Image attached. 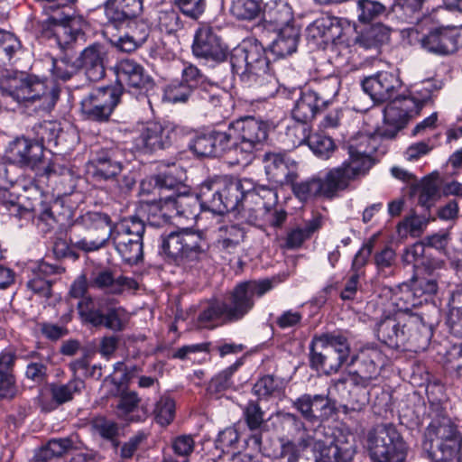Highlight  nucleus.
Instances as JSON below:
<instances>
[{
  "label": "nucleus",
  "instance_id": "obj_1",
  "mask_svg": "<svg viewBox=\"0 0 462 462\" xmlns=\"http://www.w3.org/2000/svg\"><path fill=\"white\" fill-rule=\"evenodd\" d=\"M232 72L247 87L259 86L265 88L266 97H273L278 79L271 73L266 51L256 39L245 40L230 54Z\"/></svg>",
  "mask_w": 462,
  "mask_h": 462
},
{
  "label": "nucleus",
  "instance_id": "obj_2",
  "mask_svg": "<svg viewBox=\"0 0 462 462\" xmlns=\"http://www.w3.org/2000/svg\"><path fill=\"white\" fill-rule=\"evenodd\" d=\"M2 95L18 104L34 106L35 110H51L59 97L58 88L36 76H14L0 79Z\"/></svg>",
  "mask_w": 462,
  "mask_h": 462
},
{
  "label": "nucleus",
  "instance_id": "obj_3",
  "mask_svg": "<svg viewBox=\"0 0 462 462\" xmlns=\"http://www.w3.org/2000/svg\"><path fill=\"white\" fill-rule=\"evenodd\" d=\"M271 127L269 121L254 116H245L229 124L226 134L230 152L236 156V162L247 164L254 158L268 137Z\"/></svg>",
  "mask_w": 462,
  "mask_h": 462
},
{
  "label": "nucleus",
  "instance_id": "obj_4",
  "mask_svg": "<svg viewBox=\"0 0 462 462\" xmlns=\"http://www.w3.org/2000/svg\"><path fill=\"white\" fill-rule=\"evenodd\" d=\"M208 248L203 233L191 228H181L161 236V253L189 267L207 260Z\"/></svg>",
  "mask_w": 462,
  "mask_h": 462
},
{
  "label": "nucleus",
  "instance_id": "obj_5",
  "mask_svg": "<svg viewBox=\"0 0 462 462\" xmlns=\"http://www.w3.org/2000/svg\"><path fill=\"white\" fill-rule=\"evenodd\" d=\"M461 440L462 434L452 419L439 415L426 427L422 447L431 459L448 461L457 455Z\"/></svg>",
  "mask_w": 462,
  "mask_h": 462
},
{
  "label": "nucleus",
  "instance_id": "obj_6",
  "mask_svg": "<svg viewBox=\"0 0 462 462\" xmlns=\"http://www.w3.org/2000/svg\"><path fill=\"white\" fill-rule=\"evenodd\" d=\"M365 448L372 462H404L409 447L392 423L376 425L365 436Z\"/></svg>",
  "mask_w": 462,
  "mask_h": 462
},
{
  "label": "nucleus",
  "instance_id": "obj_7",
  "mask_svg": "<svg viewBox=\"0 0 462 462\" xmlns=\"http://www.w3.org/2000/svg\"><path fill=\"white\" fill-rule=\"evenodd\" d=\"M349 344L338 332L325 333L313 337L310 345V365L317 371L337 373L347 360Z\"/></svg>",
  "mask_w": 462,
  "mask_h": 462
},
{
  "label": "nucleus",
  "instance_id": "obj_8",
  "mask_svg": "<svg viewBox=\"0 0 462 462\" xmlns=\"http://www.w3.org/2000/svg\"><path fill=\"white\" fill-rule=\"evenodd\" d=\"M353 28L346 20L334 16H321L316 19L307 27V36L314 41H320L324 44H332V51H338L342 55L350 52L349 47L354 42H357L365 48H370V43H365V35L352 40L349 35Z\"/></svg>",
  "mask_w": 462,
  "mask_h": 462
},
{
  "label": "nucleus",
  "instance_id": "obj_9",
  "mask_svg": "<svg viewBox=\"0 0 462 462\" xmlns=\"http://www.w3.org/2000/svg\"><path fill=\"white\" fill-rule=\"evenodd\" d=\"M42 146L38 142L24 137H18L12 141L5 152V157L10 162L32 170H42L48 178L69 173L67 168L55 162L45 164L42 162Z\"/></svg>",
  "mask_w": 462,
  "mask_h": 462
},
{
  "label": "nucleus",
  "instance_id": "obj_10",
  "mask_svg": "<svg viewBox=\"0 0 462 462\" xmlns=\"http://www.w3.org/2000/svg\"><path fill=\"white\" fill-rule=\"evenodd\" d=\"M144 230L143 222L135 217L125 218L113 226L110 239L125 263L134 264L143 259Z\"/></svg>",
  "mask_w": 462,
  "mask_h": 462
},
{
  "label": "nucleus",
  "instance_id": "obj_11",
  "mask_svg": "<svg viewBox=\"0 0 462 462\" xmlns=\"http://www.w3.org/2000/svg\"><path fill=\"white\" fill-rule=\"evenodd\" d=\"M275 278L252 280L238 283L225 301L227 309V319L237 321L243 319L254 306L255 298H261L273 289Z\"/></svg>",
  "mask_w": 462,
  "mask_h": 462
},
{
  "label": "nucleus",
  "instance_id": "obj_12",
  "mask_svg": "<svg viewBox=\"0 0 462 462\" xmlns=\"http://www.w3.org/2000/svg\"><path fill=\"white\" fill-rule=\"evenodd\" d=\"M122 91L115 87L91 89L80 101L81 116L90 121L106 122L120 101Z\"/></svg>",
  "mask_w": 462,
  "mask_h": 462
},
{
  "label": "nucleus",
  "instance_id": "obj_13",
  "mask_svg": "<svg viewBox=\"0 0 462 462\" xmlns=\"http://www.w3.org/2000/svg\"><path fill=\"white\" fill-rule=\"evenodd\" d=\"M359 360L358 370L348 373L335 382V387L340 385H356L366 387L373 380L380 374L382 367L385 365L386 359L380 349L374 346L363 348L357 356Z\"/></svg>",
  "mask_w": 462,
  "mask_h": 462
},
{
  "label": "nucleus",
  "instance_id": "obj_14",
  "mask_svg": "<svg viewBox=\"0 0 462 462\" xmlns=\"http://www.w3.org/2000/svg\"><path fill=\"white\" fill-rule=\"evenodd\" d=\"M175 137L171 124L146 122L137 125L133 136L134 149L143 152H153L169 147Z\"/></svg>",
  "mask_w": 462,
  "mask_h": 462
},
{
  "label": "nucleus",
  "instance_id": "obj_15",
  "mask_svg": "<svg viewBox=\"0 0 462 462\" xmlns=\"http://www.w3.org/2000/svg\"><path fill=\"white\" fill-rule=\"evenodd\" d=\"M418 324V317L400 312L378 323L377 336L384 344L398 348L410 340L411 332L417 328Z\"/></svg>",
  "mask_w": 462,
  "mask_h": 462
},
{
  "label": "nucleus",
  "instance_id": "obj_16",
  "mask_svg": "<svg viewBox=\"0 0 462 462\" xmlns=\"http://www.w3.org/2000/svg\"><path fill=\"white\" fill-rule=\"evenodd\" d=\"M48 23L53 26L52 34L61 48H65L82 33V20L66 12L61 4L44 7Z\"/></svg>",
  "mask_w": 462,
  "mask_h": 462
},
{
  "label": "nucleus",
  "instance_id": "obj_17",
  "mask_svg": "<svg viewBox=\"0 0 462 462\" xmlns=\"http://www.w3.org/2000/svg\"><path fill=\"white\" fill-rule=\"evenodd\" d=\"M123 171L122 162L117 160L116 151L113 148H100L93 152L86 163V174L97 183L114 181Z\"/></svg>",
  "mask_w": 462,
  "mask_h": 462
},
{
  "label": "nucleus",
  "instance_id": "obj_18",
  "mask_svg": "<svg viewBox=\"0 0 462 462\" xmlns=\"http://www.w3.org/2000/svg\"><path fill=\"white\" fill-rule=\"evenodd\" d=\"M327 104L328 100L325 97L320 96L314 90L308 89L301 92L292 109V117L300 124L288 128L287 134H300L301 136L298 141V144H301L306 137L307 128L305 124L314 118L319 110Z\"/></svg>",
  "mask_w": 462,
  "mask_h": 462
},
{
  "label": "nucleus",
  "instance_id": "obj_19",
  "mask_svg": "<svg viewBox=\"0 0 462 462\" xmlns=\"http://www.w3.org/2000/svg\"><path fill=\"white\" fill-rule=\"evenodd\" d=\"M395 294L396 306L400 310L408 311L420 306L428 297L438 291V282L433 278H416L411 284L403 283Z\"/></svg>",
  "mask_w": 462,
  "mask_h": 462
},
{
  "label": "nucleus",
  "instance_id": "obj_20",
  "mask_svg": "<svg viewBox=\"0 0 462 462\" xmlns=\"http://www.w3.org/2000/svg\"><path fill=\"white\" fill-rule=\"evenodd\" d=\"M83 224L89 230L99 232L97 237L91 236L79 240L77 247L84 252H94L104 247L112 234L111 219L107 214L102 212H88L82 217Z\"/></svg>",
  "mask_w": 462,
  "mask_h": 462
},
{
  "label": "nucleus",
  "instance_id": "obj_21",
  "mask_svg": "<svg viewBox=\"0 0 462 462\" xmlns=\"http://www.w3.org/2000/svg\"><path fill=\"white\" fill-rule=\"evenodd\" d=\"M263 164L268 180L275 185L293 184L298 178V163L285 153L267 152Z\"/></svg>",
  "mask_w": 462,
  "mask_h": 462
},
{
  "label": "nucleus",
  "instance_id": "obj_22",
  "mask_svg": "<svg viewBox=\"0 0 462 462\" xmlns=\"http://www.w3.org/2000/svg\"><path fill=\"white\" fill-rule=\"evenodd\" d=\"M398 75L389 71H379L365 78L362 81L364 91L369 95L374 103L390 100L401 88Z\"/></svg>",
  "mask_w": 462,
  "mask_h": 462
},
{
  "label": "nucleus",
  "instance_id": "obj_23",
  "mask_svg": "<svg viewBox=\"0 0 462 462\" xmlns=\"http://www.w3.org/2000/svg\"><path fill=\"white\" fill-rule=\"evenodd\" d=\"M193 54L206 61L221 62L226 58V50L219 37L208 26L199 27L194 36Z\"/></svg>",
  "mask_w": 462,
  "mask_h": 462
},
{
  "label": "nucleus",
  "instance_id": "obj_24",
  "mask_svg": "<svg viewBox=\"0 0 462 462\" xmlns=\"http://www.w3.org/2000/svg\"><path fill=\"white\" fill-rule=\"evenodd\" d=\"M294 195L300 201H308L318 196L332 198L335 194L341 190L334 173L329 171L324 178L319 176L312 177L299 183L291 184Z\"/></svg>",
  "mask_w": 462,
  "mask_h": 462
},
{
  "label": "nucleus",
  "instance_id": "obj_25",
  "mask_svg": "<svg viewBox=\"0 0 462 462\" xmlns=\"http://www.w3.org/2000/svg\"><path fill=\"white\" fill-rule=\"evenodd\" d=\"M459 32L456 26H441L431 30L420 42L424 50L438 55H448L457 50Z\"/></svg>",
  "mask_w": 462,
  "mask_h": 462
},
{
  "label": "nucleus",
  "instance_id": "obj_26",
  "mask_svg": "<svg viewBox=\"0 0 462 462\" xmlns=\"http://www.w3.org/2000/svg\"><path fill=\"white\" fill-rule=\"evenodd\" d=\"M116 82L130 89H148L152 86V79L144 73L143 68L134 60L125 59L115 66Z\"/></svg>",
  "mask_w": 462,
  "mask_h": 462
},
{
  "label": "nucleus",
  "instance_id": "obj_27",
  "mask_svg": "<svg viewBox=\"0 0 462 462\" xmlns=\"http://www.w3.org/2000/svg\"><path fill=\"white\" fill-rule=\"evenodd\" d=\"M417 115L416 105L411 99H405L403 96L392 100L383 109V120L391 129L385 134L389 137L403 128L409 119Z\"/></svg>",
  "mask_w": 462,
  "mask_h": 462
},
{
  "label": "nucleus",
  "instance_id": "obj_28",
  "mask_svg": "<svg viewBox=\"0 0 462 462\" xmlns=\"http://www.w3.org/2000/svg\"><path fill=\"white\" fill-rule=\"evenodd\" d=\"M223 198L224 214L229 211L238 210L243 201L248 203V192L254 188V182L250 179L219 178Z\"/></svg>",
  "mask_w": 462,
  "mask_h": 462
},
{
  "label": "nucleus",
  "instance_id": "obj_29",
  "mask_svg": "<svg viewBox=\"0 0 462 462\" xmlns=\"http://www.w3.org/2000/svg\"><path fill=\"white\" fill-rule=\"evenodd\" d=\"M190 149L198 156H220L226 152H230L229 139L226 131H210L196 136Z\"/></svg>",
  "mask_w": 462,
  "mask_h": 462
},
{
  "label": "nucleus",
  "instance_id": "obj_30",
  "mask_svg": "<svg viewBox=\"0 0 462 462\" xmlns=\"http://www.w3.org/2000/svg\"><path fill=\"white\" fill-rule=\"evenodd\" d=\"M125 31L115 41V46L125 52H131L142 46L147 40L150 28L143 21L126 20Z\"/></svg>",
  "mask_w": 462,
  "mask_h": 462
},
{
  "label": "nucleus",
  "instance_id": "obj_31",
  "mask_svg": "<svg viewBox=\"0 0 462 462\" xmlns=\"http://www.w3.org/2000/svg\"><path fill=\"white\" fill-rule=\"evenodd\" d=\"M287 417L294 421L297 430L302 429V432L297 439L282 440L281 444V457L287 462H309L301 457L302 452L312 445V435L308 432L301 421L294 414L288 413Z\"/></svg>",
  "mask_w": 462,
  "mask_h": 462
},
{
  "label": "nucleus",
  "instance_id": "obj_32",
  "mask_svg": "<svg viewBox=\"0 0 462 462\" xmlns=\"http://www.w3.org/2000/svg\"><path fill=\"white\" fill-rule=\"evenodd\" d=\"M106 57L105 47L99 43H94L87 47L76 59L79 68L83 67L89 80L97 81L105 76L104 59Z\"/></svg>",
  "mask_w": 462,
  "mask_h": 462
},
{
  "label": "nucleus",
  "instance_id": "obj_33",
  "mask_svg": "<svg viewBox=\"0 0 462 462\" xmlns=\"http://www.w3.org/2000/svg\"><path fill=\"white\" fill-rule=\"evenodd\" d=\"M90 286L107 293L121 294L125 291L136 290L138 283L134 279L123 275L115 278L111 272L105 270L94 274L90 281Z\"/></svg>",
  "mask_w": 462,
  "mask_h": 462
},
{
  "label": "nucleus",
  "instance_id": "obj_34",
  "mask_svg": "<svg viewBox=\"0 0 462 462\" xmlns=\"http://www.w3.org/2000/svg\"><path fill=\"white\" fill-rule=\"evenodd\" d=\"M166 207H171L173 217L186 220H195L201 208L198 195L186 192H173L166 196Z\"/></svg>",
  "mask_w": 462,
  "mask_h": 462
},
{
  "label": "nucleus",
  "instance_id": "obj_35",
  "mask_svg": "<svg viewBox=\"0 0 462 462\" xmlns=\"http://www.w3.org/2000/svg\"><path fill=\"white\" fill-rule=\"evenodd\" d=\"M142 9V0H106L105 3L106 16L116 24L136 17Z\"/></svg>",
  "mask_w": 462,
  "mask_h": 462
},
{
  "label": "nucleus",
  "instance_id": "obj_36",
  "mask_svg": "<svg viewBox=\"0 0 462 462\" xmlns=\"http://www.w3.org/2000/svg\"><path fill=\"white\" fill-rule=\"evenodd\" d=\"M221 181L219 179L207 180L200 185L197 194L199 199L201 209L210 211L214 214H224Z\"/></svg>",
  "mask_w": 462,
  "mask_h": 462
},
{
  "label": "nucleus",
  "instance_id": "obj_37",
  "mask_svg": "<svg viewBox=\"0 0 462 462\" xmlns=\"http://www.w3.org/2000/svg\"><path fill=\"white\" fill-rule=\"evenodd\" d=\"M300 30L294 25L278 29L277 37L273 41L270 51L277 58H284L297 50Z\"/></svg>",
  "mask_w": 462,
  "mask_h": 462
},
{
  "label": "nucleus",
  "instance_id": "obj_38",
  "mask_svg": "<svg viewBox=\"0 0 462 462\" xmlns=\"http://www.w3.org/2000/svg\"><path fill=\"white\" fill-rule=\"evenodd\" d=\"M16 356L11 350L0 353V398H12L15 393L14 366Z\"/></svg>",
  "mask_w": 462,
  "mask_h": 462
},
{
  "label": "nucleus",
  "instance_id": "obj_39",
  "mask_svg": "<svg viewBox=\"0 0 462 462\" xmlns=\"http://www.w3.org/2000/svg\"><path fill=\"white\" fill-rule=\"evenodd\" d=\"M348 160L344 162L342 166L330 170L341 190L347 187L351 180L365 175L370 170L361 169L363 155L353 154L350 150H348Z\"/></svg>",
  "mask_w": 462,
  "mask_h": 462
},
{
  "label": "nucleus",
  "instance_id": "obj_40",
  "mask_svg": "<svg viewBox=\"0 0 462 462\" xmlns=\"http://www.w3.org/2000/svg\"><path fill=\"white\" fill-rule=\"evenodd\" d=\"M61 269L59 266L42 262L38 264L37 269L32 271V275L29 279L27 286L34 293L49 298L51 295V283L48 276L59 273Z\"/></svg>",
  "mask_w": 462,
  "mask_h": 462
},
{
  "label": "nucleus",
  "instance_id": "obj_41",
  "mask_svg": "<svg viewBox=\"0 0 462 462\" xmlns=\"http://www.w3.org/2000/svg\"><path fill=\"white\" fill-rule=\"evenodd\" d=\"M265 22L275 24L277 30L281 27L292 25L293 15L291 8L282 0L267 2L261 11Z\"/></svg>",
  "mask_w": 462,
  "mask_h": 462
},
{
  "label": "nucleus",
  "instance_id": "obj_42",
  "mask_svg": "<svg viewBox=\"0 0 462 462\" xmlns=\"http://www.w3.org/2000/svg\"><path fill=\"white\" fill-rule=\"evenodd\" d=\"M230 322L227 319L226 303L218 300H211L201 306L198 317L201 328H213L217 322Z\"/></svg>",
  "mask_w": 462,
  "mask_h": 462
},
{
  "label": "nucleus",
  "instance_id": "obj_43",
  "mask_svg": "<svg viewBox=\"0 0 462 462\" xmlns=\"http://www.w3.org/2000/svg\"><path fill=\"white\" fill-rule=\"evenodd\" d=\"M245 236L244 230L237 225H223L216 232V246L226 253H233Z\"/></svg>",
  "mask_w": 462,
  "mask_h": 462
},
{
  "label": "nucleus",
  "instance_id": "obj_44",
  "mask_svg": "<svg viewBox=\"0 0 462 462\" xmlns=\"http://www.w3.org/2000/svg\"><path fill=\"white\" fill-rule=\"evenodd\" d=\"M84 387V381L74 376L67 383H52L51 393L55 402L62 404L71 401L76 394H79Z\"/></svg>",
  "mask_w": 462,
  "mask_h": 462
},
{
  "label": "nucleus",
  "instance_id": "obj_45",
  "mask_svg": "<svg viewBox=\"0 0 462 462\" xmlns=\"http://www.w3.org/2000/svg\"><path fill=\"white\" fill-rule=\"evenodd\" d=\"M73 444L70 438L52 439L36 451L35 460L47 462L53 457H60L72 448Z\"/></svg>",
  "mask_w": 462,
  "mask_h": 462
},
{
  "label": "nucleus",
  "instance_id": "obj_46",
  "mask_svg": "<svg viewBox=\"0 0 462 462\" xmlns=\"http://www.w3.org/2000/svg\"><path fill=\"white\" fill-rule=\"evenodd\" d=\"M328 441L338 450L339 457L349 462L356 453L355 438L347 430L337 429Z\"/></svg>",
  "mask_w": 462,
  "mask_h": 462
},
{
  "label": "nucleus",
  "instance_id": "obj_47",
  "mask_svg": "<svg viewBox=\"0 0 462 462\" xmlns=\"http://www.w3.org/2000/svg\"><path fill=\"white\" fill-rule=\"evenodd\" d=\"M311 448L314 462H346L341 458L338 450L328 441V439H319L312 436Z\"/></svg>",
  "mask_w": 462,
  "mask_h": 462
},
{
  "label": "nucleus",
  "instance_id": "obj_48",
  "mask_svg": "<svg viewBox=\"0 0 462 462\" xmlns=\"http://www.w3.org/2000/svg\"><path fill=\"white\" fill-rule=\"evenodd\" d=\"M147 208V221L151 226H162L173 217L171 207H166V196L148 203Z\"/></svg>",
  "mask_w": 462,
  "mask_h": 462
},
{
  "label": "nucleus",
  "instance_id": "obj_49",
  "mask_svg": "<svg viewBox=\"0 0 462 462\" xmlns=\"http://www.w3.org/2000/svg\"><path fill=\"white\" fill-rule=\"evenodd\" d=\"M371 141L372 138L370 136L360 134L348 146V150L352 151L353 154L363 155L361 158V169H371L374 165L371 155L374 152L375 147L371 144Z\"/></svg>",
  "mask_w": 462,
  "mask_h": 462
},
{
  "label": "nucleus",
  "instance_id": "obj_50",
  "mask_svg": "<svg viewBox=\"0 0 462 462\" xmlns=\"http://www.w3.org/2000/svg\"><path fill=\"white\" fill-rule=\"evenodd\" d=\"M304 142H307L313 153L322 160L328 159L335 151L334 141L322 134H313L308 138L306 136L301 143Z\"/></svg>",
  "mask_w": 462,
  "mask_h": 462
},
{
  "label": "nucleus",
  "instance_id": "obj_51",
  "mask_svg": "<svg viewBox=\"0 0 462 462\" xmlns=\"http://www.w3.org/2000/svg\"><path fill=\"white\" fill-rule=\"evenodd\" d=\"M32 131L37 139L35 142H38L43 147L44 143L57 144L61 128L60 123L56 121H43L36 124Z\"/></svg>",
  "mask_w": 462,
  "mask_h": 462
},
{
  "label": "nucleus",
  "instance_id": "obj_52",
  "mask_svg": "<svg viewBox=\"0 0 462 462\" xmlns=\"http://www.w3.org/2000/svg\"><path fill=\"white\" fill-rule=\"evenodd\" d=\"M262 8L257 0H233L231 14L238 20L252 21L258 17Z\"/></svg>",
  "mask_w": 462,
  "mask_h": 462
},
{
  "label": "nucleus",
  "instance_id": "obj_53",
  "mask_svg": "<svg viewBox=\"0 0 462 462\" xmlns=\"http://www.w3.org/2000/svg\"><path fill=\"white\" fill-rule=\"evenodd\" d=\"M278 201V195L273 188L264 185H256L248 192V202H254L260 205L266 210H270Z\"/></svg>",
  "mask_w": 462,
  "mask_h": 462
},
{
  "label": "nucleus",
  "instance_id": "obj_54",
  "mask_svg": "<svg viewBox=\"0 0 462 462\" xmlns=\"http://www.w3.org/2000/svg\"><path fill=\"white\" fill-rule=\"evenodd\" d=\"M21 49V42L14 34L0 29V64L11 61Z\"/></svg>",
  "mask_w": 462,
  "mask_h": 462
},
{
  "label": "nucleus",
  "instance_id": "obj_55",
  "mask_svg": "<svg viewBox=\"0 0 462 462\" xmlns=\"http://www.w3.org/2000/svg\"><path fill=\"white\" fill-rule=\"evenodd\" d=\"M357 18L363 23H370L383 15L386 7L375 0H357Z\"/></svg>",
  "mask_w": 462,
  "mask_h": 462
},
{
  "label": "nucleus",
  "instance_id": "obj_56",
  "mask_svg": "<svg viewBox=\"0 0 462 462\" xmlns=\"http://www.w3.org/2000/svg\"><path fill=\"white\" fill-rule=\"evenodd\" d=\"M439 88L435 81L425 80L414 87L409 96H403L405 99H411L416 105V113L419 114L422 106L431 99L433 93Z\"/></svg>",
  "mask_w": 462,
  "mask_h": 462
},
{
  "label": "nucleus",
  "instance_id": "obj_57",
  "mask_svg": "<svg viewBox=\"0 0 462 462\" xmlns=\"http://www.w3.org/2000/svg\"><path fill=\"white\" fill-rule=\"evenodd\" d=\"M282 382L272 375L260 378L254 385L253 392L259 398L280 395L282 392Z\"/></svg>",
  "mask_w": 462,
  "mask_h": 462
},
{
  "label": "nucleus",
  "instance_id": "obj_58",
  "mask_svg": "<svg viewBox=\"0 0 462 462\" xmlns=\"http://www.w3.org/2000/svg\"><path fill=\"white\" fill-rule=\"evenodd\" d=\"M156 20L159 29L168 34L177 32L182 28L178 12L171 7L159 10Z\"/></svg>",
  "mask_w": 462,
  "mask_h": 462
},
{
  "label": "nucleus",
  "instance_id": "obj_59",
  "mask_svg": "<svg viewBox=\"0 0 462 462\" xmlns=\"http://www.w3.org/2000/svg\"><path fill=\"white\" fill-rule=\"evenodd\" d=\"M171 447L180 459L164 457L163 462H189V457L194 450L195 441L190 435H180L173 439Z\"/></svg>",
  "mask_w": 462,
  "mask_h": 462
},
{
  "label": "nucleus",
  "instance_id": "obj_60",
  "mask_svg": "<svg viewBox=\"0 0 462 462\" xmlns=\"http://www.w3.org/2000/svg\"><path fill=\"white\" fill-rule=\"evenodd\" d=\"M78 311L84 322H88L94 327L102 326L105 322V314L101 310L93 308L91 298H84L78 303Z\"/></svg>",
  "mask_w": 462,
  "mask_h": 462
},
{
  "label": "nucleus",
  "instance_id": "obj_61",
  "mask_svg": "<svg viewBox=\"0 0 462 462\" xmlns=\"http://www.w3.org/2000/svg\"><path fill=\"white\" fill-rule=\"evenodd\" d=\"M374 261L378 273L387 276L393 273V268L396 264L397 255L392 247L384 246L382 250L375 253Z\"/></svg>",
  "mask_w": 462,
  "mask_h": 462
},
{
  "label": "nucleus",
  "instance_id": "obj_62",
  "mask_svg": "<svg viewBox=\"0 0 462 462\" xmlns=\"http://www.w3.org/2000/svg\"><path fill=\"white\" fill-rule=\"evenodd\" d=\"M418 189L419 203L429 208L439 195V182L436 179L426 177L420 181Z\"/></svg>",
  "mask_w": 462,
  "mask_h": 462
},
{
  "label": "nucleus",
  "instance_id": "obj_63",
  "mask_svg": "<svg viewBox=\"0 0 462 462\" xmlns=\"http://www.w3.org/2000/svg\"><path fill=\"white\" fill-rule=\"evenodd\" d=\"M242 364V360H237L236 363L215 375L209 383V390L215 393H220L230 388L233 385L231 377Z\"/></svg>",
  "mask_w": 462,
  "mask_h": 462
},
{
  "label": "nucleus",
  "instance_id": "obj_64",
  "mask_svg": "<svg viewBox=\"0 0 462 462\" xmlns=\"http://www.w3.org/2000/svg\"><path fill=\"white\" fill-rule=\"evenodd\" d=\"M156 421L162 426L169 425L175 416V402L168 397L162 396L156 402L154 409Z\"/></svg>",
  "mask_w": 462,
  "mask_h": 462
}]
</instances>
